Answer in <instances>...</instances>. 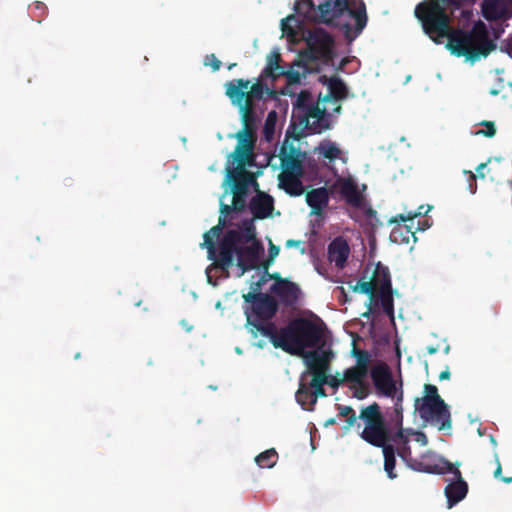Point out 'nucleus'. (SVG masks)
Masks as SVG:
<instances>
[{"label":"nucleus","mask_w":512,"mask_h":512,"mask_svg":"<svg viewBox=\"0 0 512 512\" xmlns=\"http://www.w3.org/2000/svg\"><path fill=\"white\" fill-rule=\"evenodd\" d=\"M466 0H424L418 3L414 15L421 23L423 32L436 44L447 38V49L458 57L464 56L472 62L487 57L496 49L487 26L481 20L469 31L454 29L446 9L460 8Z\"/></svg>","instance_id":"1"},{"label":"nucleus","mask_w":512,"mask_h":512,"mask_svg":"<svg viewBox=\"0 0 512 512\" xmlns=\"http://www.w3.org/2000/svg\"><path fill=\"white\" fill-rule=\"evenodd\" d=\"M359 418L364 424V428L359 434L360 438L368 444L382 448L384 456V470L390 479L397 477L394 472L396 465V450L392 441V432L381 412V407L377 402L363 407L360 410Z\"/></svg>","instance_id":"2"},{"label":"nucleus","mask_w":512,"mask_h":512,"mask_svg":"<svg viewBox=\"0 0 512 512\" xmlns=\"http://www.w3.org/2000/svg\"><path fill=\"white\" fill-rule=\"evenodd\" d=\"M297 14L308 20L332 24L347 13L355 19L356 34H360L367 24L366 6L363 0H327L318 8L312 0H297L294 7Z\"/></svg>","instance_id":"3"},{"label":"nucleus","mask_w":512,"mask_h":512,"mask_svg":"<svg viewBox=\"0 0 512 512\" xmlns=\"http://www.w3.org/2000/svg\"><path fill=\"white\" fill-rule=\"evenodd\" d=\"M325 325L305 317H297L283 327V339L280 341L281 349L295 356L303 355L307 349L320 348L325 344Z\"/></svg>","instance_id":"4"},{"label":"nucleus","mask_w":512,"mask_h":512,"mask_svg":"<svg viewBox=\"0 0 512 512\" xmlns=\"http://www.w3.org/2000/svg\"><path fill=\"white\" fill-rule=\"evenodd\" d=\"M264 251V248L260 241L254 239L252 241L241 240L235 244L234 249L230 251V259L224 257L222 239L218 245V257L215 259V263H212L207 269L208 283L216 285L215 281H212L210 275L212 270L220 269L228 275V270L234 264V256L237 257V266L241 268L242 273L250 269H254L258 265L260 254Z\"/></svg>","instance_id":"5"},{"label":"nucleus","mask_w":512,"mask_h":512,"mask_svg":"<svg viewBox=\"0 0 512 512\" xmlns=\"http://www.w3.org/2000/svg\"><path fill=\"white\" fill-rule=\"evenodd\" d=\"M307 48L300 52L296 66H303L314 61L328 62L333 58V37L323 28L308 29L303 32Z\"/></svg>","instance_id":"6"},{"label":"nucleus","mask_w":512,"mask_h":512,"mask_svg":"<svg viewBox=\"0 0 512 512\" xmlns=\"http://www.w3.org/2000/svg\"><path fill=\"white\" fill-rule=\"evenodd\" d=\"M230 157L233 163H237L236 168L228 169V179L232 183L231 192L247 195L251 185L258 186L255 175L245 169L246 166L255 165L254 152L234 150Z\"/></svg>","instance_id":"7"},{"label":"nucleus","mask_w":512,"mask_h":512,"mask_svg":"<svg viewBox=\"0 0 512 512\" xmlns=\"http://www.w3.org/2000/svg\"><path fill=\"white\" fill-rule=\"evenodd\" d=\"M243 299L248 304L244 306L247 325L256 319L271 320L278 311L277 301L267 293L248 292L243 295Z\"/></svg>","instance_id":"8"},{"label":"nucleus","mask_w":512,"mask_h":512,"mask_svg":"<svg viewBox=\"0 0 512 512\" xmlns=\"http://www.w3.org/2000/svg\"><path fill=\"white\" fill-rule=\"evenodd\" d=\"M415 408L424 421L438 426L439 430L451 428V414L443 399L431 401L417 398Z\"/></svg>","instance_id":"9"},{"label":"nucleus","mask_w":512,"mask_h":512,"mask_svg":"<svg viewBox=\"0 0 512 512\" xmlns=\"http://www.w3.org/2000/svg\"><path fill=\"white\" fill-rule=\"evenodd\" d=\"M431 472L437 474H453V481H451L445 487V496L447 498L449 508H451L453 505L457 504L466 497L468 493V484L463 479L462 474L458 469V466H455L451 462L443 459L441 460L440 464L434 466Z\"/></svg>","instance_id":"10"},{"label":"nucleus","mask_w":512,"mask_h":512,"mask_svg":"<svg viewBox=\"0 0 512 512\" xmlns=\"http://www.w3.org/2000/svg\"><path fill=\"white\" fill-rule=\"evenodd\" d=\"M366 185H363V190H359L358 184L353 177H337L330 185L331 195H339L348 205L360 208L364 201L363 191Z\"/></svg>","instance_id":"11"},{"label":"nucleus","mask_w":512,"mask_h":512,"mask_svg":"<svg viewBox=\"0 0 512 512\" xmlns=\"http://www.w3.org/2000/svg\"><path fill=\"white\" fill-rule=\"evenodd\" d=\"M325 377L312 378L309 383L300 379L299 388L295 394L296 401L302 406V408L312 411L317 402L318 397H326V391L324 389Z\"/></svg>","instance_id":"12"},{"label":"nucleus","mask_w":512,"mask_h":512,"mask_svg":"<svg viewBox=\"0 0 512 512\" xmlns=\"http://www.w3.org/2000/svg\"><path fill=\"white\" fill-rule=\"evenodd\" d=\"M240 114L243 128L235 135L238 140L235 150L238 152L246 151L251 153L253 152L254 144L256 141L255 131L258 118L255 110L248 111L247 108H245V112Z\"/></svg>","instance_id":"13"},{"label":"nucleus","mask_w":512,"mask_h":512,"mask_svg":"<svg viewBox=\"0 0 512 512\" xmlns=\"http://www.w3.org/2000/svg\"><path fill=\"white\" fill-rule=\"evenodd\" d=\"M300 356L304 358L307 366V370L301 375L303 380H305V377L308 374H310L312 378H317L318 376L322 378L325 377L326 373H328L332 357L331 351L315 348V350L307 351Z\"/></svg>","instance_id":"14"},{"label":"nucleus","mask_w":512,"mask_h":512,"mask_svg":"<svg viewBox=\"0 0 512 512\" xmlns=\"http://www.w3.org/2000/svg\"><path fill=\"white\" fill-rule=\"evenodd\" d=\"M254 217L250 219H244L239 226V229L227 230L222 237L223 255L224 257L230 256V251L236 243L241 240L252 241L256 239V227L254 225Z\"/></svg>","instance_id":"15"},{"label":"nucleus","mask_w":512,"mask_h":512,"mask_svg":"<svg viewBox=\"0 0 512 512\" xmlns=\"http://www.w3.org/2000/svg\"><path fill=\"white\" fill-rule=\"evenodd\" d=\"M250 81L244 79H233L225 84L226 95L230 98L231 102L239 108L240 113L245 112V108L248 111H254L255 98H250L247 94Z\"/></svg>","instance_id":"16"},{"label":"nucleus","mask_w":512,"mask_h":512,"mask_svg":"<svg viewBox=\"0 0 512 512\" xmlns=\"http://www.w3.org/2000/svg\"><path fill=\"white\" fill-rule=\"evenodd\" d=\"M371 379L377 392L385 397H395L397 394L396 383L387 364L382 363L372 368Z\"/></svg>","instance_id":"17"},{"label":"nucleus","mask_w":512,"mask_h":512,"mask_svg":"<svg viewBox=\"0 0 512 512\" xmlns=\"http://www.w3.org/2000/svg\"><path fill=\"white\" fill-rule=\"evenodd\" d=\"M481 14L487 21H507L512 18V9L505 0H482Z\"/></svg>","instance_id":"18"},{"label":"nucleus","mask_w":512,"mask_h":512,"mask_svg":"<svg viewBox=\"0 0 512 512\" xmlns=\"http://www.w3.org/2000/svg\"><path fill=\"white\" fill-rule=\"evenodd\" d=\"M350 254L348 242L341 236L333 239L327 249V258L338 269H343Z\"/></svg>","instance_id":"19"},{"label":"nucleus","mask_w":512,"mask_h":512,"mask_svg":"<svg viewBox=\"0 0 512 512\" xmlns=\"http://www.w3.org/2000/svg\"><path fill=\"white\" fill-rule=\"evenodd\" d=\"M249 209L255 219L268 218L274 209V199L265 192L257 191L249 202Z\"/></svg>","instance_id":"20"},{"label":"nucleus","mask_w":512,"mask_h":512,"mask_svg":"<svg viewBox=\"0 0 512 512\" xmlns=\"http://www.w3.org/2000/svg\"><path fill=\"white\" fill-rule=\"evenodd\" d=\"M231 224V219H229L226 215L220 214L218 224L213 226L208 232L204 234V242L201 244V246H206L208 259L213 260V263H215V259L218 257V251L216 249L214 238H218L222 234L223 229Z\"/></svg>","instance_id":"21"},{"label":"nucleus","mask_w":512,"mask_h":512,"mask_svg":"<svg viewBox=\"0 0 512 512\" xmlns=\"http://www.w3.org/2000/svg\"><path fill=\"white\" fill-rule=\"evenodd\" d=\"M330 187L311 189L306 193V202L311 208L310 215L322 216L329 203Z\"/></svg>","instance_id":"22"},{"label":"nucleus","mask_w":512,"mask_h":512,"mask_svg":"<svg viewBox=\"0 0 512 512\" xmlns=\"http://www.w3.org/2000/svg\"><path fill=\"white\" fill-rule=\"evenodd\" d=\"M276 282L272 285L271 291L277 295L282 301L291 303L298 298L299 287L297 284L280 277L278 273L269 275Z\"/></svg>","instance_id":"23"},{"label":"nucleus","mask_w":512,"mask_h":512,"mask_svg":"<svg viewBox=\"0 0 512 512\" xmlns=\"http://www.w3.org/2000/svg\"><path fill=\"white\" fill-rule=\"evenodd\" d=\"M301 152L298 148L290 147L289 154L281 157V174L304 176V167L299 158Z\"/></svg>","instance_id":"24"},{"label":"nucleus","mask_w":512,"mask_h":512,"mask_svg":"<svg viewBox=\"0 0 512 512\" xmlns=\"http://www.w3.org/2000/svg\"><path fill=\"white\" fill-rule=\"evenodd\" d=\"M249 325L254 327L263 336L268 337L275 348L281 349L279 343L280 341H283V327L278 329L273 322H270V320L258 321L257 319L254 323L250 322Z\"/></svg>","instance_id":"25"},{"label":"nucleus","mask_w":512,"mask_h":512,"mask_svg":"<svg viewBox=\"0 0 512 512\" xmlns=\"http://www.w3.org/2000/svg\"><path fill=\"white\" fill-rule=\"evenodd\" d=\"M267 63L261 72L262 79L276 80L284 75V68L280 65L281 55L278 51H272L267 55Z\"/></svg>","instance_id":"26"},{"label":"nucleus","mask_w":512,"mask_h":512,"mask_svg":"<svg viewBox=\"0 0 512 512\" xmlns=\"http://www.w3.org/2000/svg\"><path fill=\"white\" fill-rule=\"evenodd\" d=\"M371 280L379 293L392 290L389 268L380 262L376 264Z\"/></svg>","instance_id":"27"},{"label":"nucleus","mask_w":512,"mask_h":512,"mask_svg":"<svg viewBox=\"0 0 512 512\" xmlns=\"http://www.w3.org/2000/svg\"><path fill=\"white\" fill-rule=\"evenodd\" d=\"M302 177L303 176H298V175L280 174L279 175V186L287 194H289L291 196H300L304 193V186L301 181Z\"/></svg>","instance_id":"28"},{"label":"nucleus","mask_w":512,"mask_h":512,"mask_svg":"<svg viewBox=\"0 0 512 512\" xmlns=\"http://www.w3.org/2000/svg\"><path fill=\"white\" fill-rule=\"evenodd\" d=\"M233 199L231 204H225L222 201L220 202V214L226 215L229 219L232 220L233 213L243 212L246 208V194H239L236 192H232Z\"/></svg>","instance_id":"29"},{"label":"nucleus","mask_w":512,"mask_h":512,"mask_svg":"<svg viewBox=\"0 0 512 512\" xmlns=\"http://www.w3.org/2000/svg\"><path fill=\"white\" fill-rule=\"evenodd\" d=\"M329 93L324 96L323 101L328 102L331 99L343 100L348 96V89L344 81L338 77H332L328 81Z\"/></svg>","instance_id":"30"},{"label":"nucleus","mask_w":512,"mask_h":512,"mask_svg":"<svg viewBox=\"0 0 512 512\" xmlns=\"http://www.w3.org/2000/svg\"><path fill=\"white\" fill-rule=\"evenodd\" d=\"M400 223V222H397ZM413 223L407 225H400L398 224L397 227L393 228L390 238L393 242L397 243H405L408 244L410 242V239L413 238L414 241L416 240L415 237V230Z\"/></svg>","instance_id":"31"},{"label":"nucleus","mask_w":512,"mask_h":512,"mask_svg":"<svg viewBox=\"0 0 512 512\" xmlns=\"http://www.w3.org/2000/svg\"><path fill=\"white\" fill-rule=\"evenodd\" d=\"M391 442L400 444L399 448L397 449V453L403 460H407L411 456L409 439L404 434L403 429H398L394 434L392 433Z\"/></svg>","instance_id":"32"},{"label":"nucleus","mask_w":512,"mask_h":512,"mask_svg":"<svg viewBox=\"0 0 512 512\" xmlns=\"http://www.w3.org/2000/svg\"><path fill=\"white\" fill-rule=\"evenodd\" d=\"M278 459V454L274 448L260 453L255 458V462L261 468H272Z\"/></svg>","instance_id":"33"},{"label":"nucleus","mask_w":512,"mask_h":512,"mask_svg":"<svg viewBox=\"0 0 512 512\" xmlns=\"http://www.w3.org/2000/svg\"><path fill=\"white\" fill-rule=\"evenodd\" d=\"M342 376L345 383L357 384L365 380L367 373L355 366H352L346 369Z\"/></svg>","instance_id":"34"},{"label":"nucleus","mask_w":512,"mask_h":512,"mask_svg":"<svg viewBox=\"0 0 512 512\" xmlns=\"http://www.w3.org/2000/svg\"><path fill=\"white\" fill-rule=\"evenodd\" d=\"M430 209V206L426 207L424 205H420L416 211H409L406 214L402 213L396 215L393 219L390 220V223L412 221L414 218L418 216L426 215L430 211Z\"/></svg>","instance_id":"35"},{"label":"nucleus","mask_w":512,"mask_h":512,"mask_svg":"<svg viewBox=\"0 0 512 512\" xmlns=\"http://www.w3.org/2000/svg\"><path fill=\"white\" fill-rule=\"evenodd\" d=\"M379 297L383 311L386 315L391 318L394 317V301H393V290L380 292Z\"/></svg>","instance_id":"36"},{"label":"nucleus","mask_w":512,"mask_h":512,"mask_svg":"<svg viewBox=\"0 0 512 512\" xmlns=\"http://www.w3.org/2000/svg\"><path fill=\"white\" fill-rule=\"evenodd\" d=\"M340 417H346V428H350L356 424L357 419L360 420L359 415H356L355 410L351 406L337 405Z\"/></svg>","instance_id":"37"},{"label":"nucleus","mask_w":512,"mask_h":512,"mask_svg":"<svg viewBox=\"0 0 512 512\" xmlns=\"http://www.w3.org/2000/svg\"><path fill=\"white\" fill-rule=\"evenodd\" d=\"M353 355L356 357L355 367L365 371L368 374L370 363V354L366 350L353 349Z\"/></svg>","instance_id":"38"},{"label":"nucleus","mask_w":512,"mask_h":512,"mask_svg":"<svg viewBox=\"0 0 512 512\" xmlns=\"http://www.w3.org/2000/svg\"><path fill=\"white\" fill-rule=\"evenodd\" d=\"M349 389L352 391L353 397L359 400L365 399L370 393L369 384L365 380L357 384H349Z\"/></svg>","instance_id":"39"},{"label":"nucleus","mask_w":512,"mask_h":512,"mask_svg":"<svg viewBox=\"0 0 512 512\" xmlns=\"http://www.w3.org/2000/svg\"><path fill=\"white\" fill-rule=\"evenodd\" d=\"M261 76L258 78L257 82L252 85H249V90L247 89V94L250 98H255L256 100H261L264 96V88L265 84L263 83Z\"/></svg>","instance_id":"40"},{"label":"nucleus","mask_w":512,"mask_h":512,"mask_svg":"<svg viewBox=\"0 0 512 512\" xmlns=\"http://www.w3.org/2000/svg\"><path fill=\"white\" fill-rule=\"evenodd\" d=\"M397 395V399L394 405V413H395V424L398 429L402 428V422H403V415H402V401H403V391H400Z\"/></svg>","instance_id":"41"},{"label":"nucleus","mask_w":512,"mask_h":512,"mask_svg":"<svg viewBox=\"0 0 512 512\" xmlns=\"http://www.w3.org/2000/svg\"><path fill=\"white\" fill-rule=\"evenodd\" d=\"M312 99V95L308 90H302L295 101L294 106L298 109L305 111L311 104L310 101Z\"/></svg>","instance_id":"42"},{"label":"nucleus","mask_w":512,"mask_h":512,"mask_svg":"<svg viewBox=\"0 0 512 512\" xmlns=\"http://www.w3.org/2000/svg\"><path fill=\"white\" fill-rule=\"evenodd\" d=\"M353 291L360 292L362 294H366L372 297L375 293L374 283L372 282L371 279L370 281L360 280L353 287Z\"/></svg>","instance_id":"43"},{"label":"nucleus","mask_w":512,"mask_h":512,"mask_svg":"<svg viewBox=\"0 0 512 512\" xmlns=\"http://www.w3.org/2000/svg\"><path fill=\"white\" fill-rule=\"evenodd\" d=\"M320 149L324 158L329 159L330 161L337 159L341 153L340 149L332 143L323 145Z\"/></svg>","instance_id":"44"},{"label":"nucleus","mask_w":512,"mask_h":512,"mask_svg":"<svg viewBox=\"0 0 512 512\" xmlns=\"http://www.w3.org/2000/svg\"><path fill=\"white\" fill-rule=\"evenodd\" d=\"M307 118L317 119L321 120L326 115V109L325 107H320L319 104H311L306 110H305Z\"/></svg>","instance_id":"45"},{"label":"nucleus","mask_w":512,"mask_h":512,"mask_svg":"<svg viewBox=\"0 0 512 512\" xmlns=\"http://www.w3.org/2000/svg\"><path fill=\"white\" fill-rule=\"evenodd\" d=\"M287 79L288 85H296L301 82L302 76H304V73L299 72L298 70H294L293 68L289 70H284V75Z\"/></svg>","instance_id":"46"},{"label":"nucleus","mask_w":512,"mask_h":512,"mask_svg":"<svg viewBox=\"0 0 512 512\" xmlns=\"http://www.w3.org/2000/svg\"><path fill=\"white\" fill-rule=\"evenodd\" d=\"M325 380V385H329L330 387L335 389L345 383L343 380V376H340L339 372H337L335 375H328V373H326Z\"/></svg>","instance_id":"47"},{"label":"nucleus","mask_w":512,"mask_h":512,"mask_svg":"<svg viewBox=\"0 0 512 512\" xmlns=\"http://www.w3.org/2000/svg\"><path fill=\"white\" fill-rule=\"evenodd\" d=\"M481 125L485 126L486 129L478 130L475 134L476 135H483L486 137H493L496 134V127L494 122L492 121H482Z\"/></svg>","instance_id":"48"},{"label":"nucleus","mask_w":512,"mask_h":512,"mask_svg":"<svg viewBox=\"0 0 512 512\" xmlns=\"http://www.w3.org/2000/svg\"><path fill=\"white\" fill-rule=\"evenodd\" d=\"M425 395L421 399L439 400L442 399L438 394V389L435 385L425 384L424 385Z\"/></svg>","instance_id":"49"},{"label":"nucleus","mask_w":512,"mask_h":512,"mask_svg":"<svg viewBox=\"0 0 512 512\" xmlns=\"http://www.w3.org/2000/svg\"><path fill=\"white\" fill-rule=\"evenodd\" d=\"M280 252L279 246L272 243V241L269 242V248H268V259L266 260V266L274 261V259L278 256Z\"/></svg>","instance_id":"50"},{"label":"nucleus","mask_w":512,"mask_h":512,"mask_svg":"<svg viewBox=\"0 0 512 512\" xmlns=\"http://www.w3.org/2000/svg\"><path fill=\"white\" fill-rule=\"evenodd\" d=\"M267 275H269V274L267 272V267H265V274L262 275L256 282L251 283V286H250L252 289L251 292L260 293L259 291H260L262 285L265 284V282L267 280V278H266Z\"/></svg>","instance_id":"51"},{"label":"nucleus","mask_w":512,"mask_h":512,"mask_svg":"<svg viewBox=\"0 0 512 512\" xmlns=\"http://www.w3.org/2000/svg\"><path fill=\"white\" fill-rule=\"evenodd\" d=\"M34 9L38 12L35 16L39 18L37 21L40 23L41 19L46 15L47 7L42 2H35Z\"/></svg>","instance_id":"52"},{"label":"nucleus","mask_w":512,"mask_h":512,"mask_svg":"<svg viewBox=\"0 0 512 512\" xmlns=\"http://www.w3.org/2000/svg\"><path fill=\"white\" fill-rule=\"evenodd\" d=\"M207 59H210L211 62L209 63V65H211L213 71H217L220 69L221 67V61L219 59H217V57L214 55V54H211L209 56H207ZM206 65H208L207 62H205Z\"/></svg>","instance_id":"53"},{"label":"nucleus","mask_w":512,"mask_h":512,"mask_svg":"<svg viewBox=\"0 0 512 512\" xmlns=\"http://www.w3.org/2000/svg\"><path fill=\"white\" fill-rule=\"evenodd\" d=\"M467 173H468L469 189H470L471 193H475L476 187H477L476 176L471 171H468Z\"/></svg>","instance_id":"54"},{"label":"nucleus","mask_w":512,"mask_h":512,"mask_svg":"<svg viewBox=\"0 0 512 512\" xmlns=\"http://www.w3.org/2000/svg\"><path fill=\"white\" fill-rule=\"evenodd\" d=\"M495 462H496L497 467L494 471V477L499 478L502 473V466H501L500 460L497 455H495Z\"/></svg>","instance_id":"55"},{"label":"nucleus","mask_w":512,"mask_h":512,"mask_svg":"<svg viewBox=\"0 0 512 512\" xmlns=\"http://www.w3.org/2000/svg\"><path fill=\"white\" fill-rule=\"evenodd\" d=\"M487 166V163H481L476 167V172L478 173L479 178H484L485 174L483 173V169Z\"/></svg>","instance_id":"56"},{"label":"nucleus","mask_w":512,"mask_h":512,"mask_svg":"<svg viewBox=\"0 0 512 512\" xmlns=\"http://www.w3.org/2000/svg\"><path fill=\"white\" fill-rule=\"evenodd\" d=\"M291 20H295L294 16H289L287 17L285 20H282V26H283V31L284 32H287L289 33V31L291 30L288 25L286 24V22H289Z\"/></svg>","instance_id":"57"},{"label":"nucleus","mask_w":512,"mask_h":512,"mask_svg":"<svg viewBox=\"0 0 512 512\" xmlns=\"http://www.w3.org/2000/svg\"><path fill=\"white\" fill-rule=\"evenodd\" d=\"M264 94H266L270 98H276V96H277V92L273 89L268 88L266 85L264 88Z\"/></svg>","instance_id":"58"},{"label":"nucleus","mask_w":512,"mask_h":512,"mask_svg":"<svg viewBox=\"0 0 512 512\" xmlns=\"http://www.w3.org/2000/svg\"><path fill=\"white\" fill-rule=\"evenodd\" d=\"M450 371L449 369L447 368L446 370L442 371L439 375V379L440 380H448L450 378Z\"/></svg>","instance_id":"59"},{"label":"nucleus","mask_w":512,"mask_h":512,"mask_svg":"<svg viewBox=\"0 0 512 512\" xmlns=\"http://www.w3.org/2000/svg\"><path fill=\"white\" fill-rule=\"evenodd\" d=\"M299 244H300V241H298V240L290 239V240L286 241V247H293V246H297Z\"/></svg>","instance_id":"60"},{"label":"nucleus","mask_w":512,"mask_h":512,"mask_svg":"<svg viewBox=\"0 0 512 512\" xmlns=\"http://www.w3.org/2000/svg\"><path fill=\"white\" fill-rule=\"evenodd\" d=\"M336 424V419L335 418H329L325 421L324 423V426L325 427H328V426H331V425H334Z\"/></svg>","instance_id":"61"},{"label":"nucleus","mask_w":512,"mask_h":512,"mask_svg":"<svg viewBox=\"0 0 512 512\" xmlns=\"http://www.w3.org/2000/svg\"><path fill=\"white\" fill-rule=\"evenodd\" d=\"M437 351H438V348H437V347H434V346H428V347H427V352H428L429 354H435Z\"/></svg>","instance_id":"62"},{"label":"nucleus","mask_w":512,"mask_h":512,"mask_svg":"<svg viewBox=\"0 0 512 512\" xmlns=\"http://www.w3.org/2000/svg\"><path fill=\"white\" fill-rule=\"evenodd\" d=\"M501 480L504 483H511L512 482V477H502Z\"/></svg>","instance_id":"63"},{"label":"nucleus","mask_w":512,"mask_h":512,"mask_svg":"<svg viewBox=\"0 0 512 512\" xmlns=\"http://www.w3.org/2000/svg\"><path fill=\"white\" fill-rule=\"evenodd\" d=\"M344 27H345V29H346V34L348 35V33H349V32H350V30H351V27H350V25H349L348 23H347V24H345V25H344Z\"/></svg>","instance_id":"64"}]
</instances>
